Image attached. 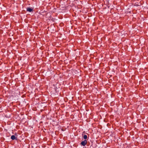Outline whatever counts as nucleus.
Segmentation results:
<instances>
[{
    "instance_id": "nucleus-1",
    "label": "nucleus",
    "mask_w": 148,
    "mask_h": 148,
    "mask_svg": "<svg viewBox=\"0 0 148 148\" xmlns=\"http://www.w3.org/2000/svg\"><path fill=\"white\" fill-rule=\"evenodd\" d=\"M17 136V134L16 133H15L14 135H13L11 136V139L12 140H17V138L15 137V136Z\"/></svg>"
},
{
    "instance_id": "nucleus-2",
    "label": "nucleus",
    "mask_w": 148,
    "mask_h": 148,
    "mask_svg": "<svg viewBox=\"0 0 148 148\" xmlns=\"http://www.w3.org/2000/svg\"><path fill=\"white\" fill-rule=\"evenodd\" d=\"M87 143V141L86 140H84V141H82L80 143L81 145H82L84 146H85Z\"/></svg>"
},
{
    "instance_id": "nucleus-3",
    "label": "nucleus",
    "mask_w": 148,
    "mask_h": 148,
    "mask_svg": "<svg viewBox=\"0 0 148 148\" xmlns=\"http://www.w3.org/2000/svg\"><path fill=\"white\" fill-rule=\"evenodd\" d=\"M33 8H30L29 7L27 8V11L29 12H31L32 11H33Z\"/></svg>"
},
{
    "instance_id": "nucleus-4",
    "label": "nucleus",
    "mask_w": 148,
    "mask_h": 148,
    "mask_svg": "<svg viewBox=\"0 0 148 148\" xmlns=\"http://www.w3.org/2000/svg\"><path fill=\"white\" fill-rule=\"evenodd\" d=\"M83 137L85 140H86L87 138V136L86 135H84Z\"/></svg>"
},
{
    "instance_id": "nucleus-5",
    "label": "nucleus",
    "mask_w": 148,
    "mask_h": 148,
    "mask_svg": "<svg viewBox=\"0 0 148 148\" xmlns=\"http://www.w3.org/2000/svg\"><path fill=\"white\" fill-rule=\"evenodd\" d=\"M134 6H138L139 5L138 2H136L134 4Z\"/></svg>"
}]
</instances>
